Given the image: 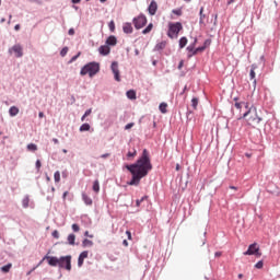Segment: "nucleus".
I'll use <instances>...</instances> for the list:
<instances>
[{
  "instance_id": "1",
  "label": "nucleus",
  "mask_w": 280,
  "mask_h": 280,
  "mask_svg": "<svg viewBox=\"0 0 280 280\" xmlns=\"http://www.w3.org/2000/svg\"><path fill=\"white\" fill-rule=\"evenodd\" d=\"M126 170L130 172L132 178L128 182V185L138 187L141 183V178H145L150 172H152V162L150 160V153L147 149L143 150L142 155L138 161L131 165H126Z\"/></svg>"
},
{
  "instance_id": "2",
  "label": "nucleus",
  "mask_w": 280,
  "mask_h": 280,
  "mask_svg": "<svg viewBox=\"0 0 280 280\" xmlns=\"http://www.w3.org/2000/svg\"><path fill=\"white\" fill-rule=\"evenodd\" d=\"M235 108H237L238 110L243 108H246L247 112H245L243 114V119H246L248 126H252V128H257V126H259V124H261V116H259V114H257V107L255 106H250V104L248 102H236L234 104ZM250 106V107H249Z\"/></svg>"
},
{
  "instance_id": "3",
  "label": "nucleus",
  "mask_w": 280,
  "mask_h": 280,
  "mask_svg": "<svg viewBox=\"0 0 280 280\" xmlns=\"http://www.w3.org/2000/svg\"><path fill=\"white\" fill-rule=\"evenodd\" d=\"M48 261V265H50L52 268H62L63 270H68V272H71V255L68 256H61L60 258L56 256H49L46 255L44 257Z\"/></svg>"
},
{
  "instance_id": "4",
  "label": "nucleus",
  "mask_w": 280,
  "mask_h": 280,
  "mask_svg": "<svg viewBox=\"0 0 280 280\" xmlns=\"http://www.w3.org/2000/svg\"><path fill=\"white\" fill-rule=\"evenodd\" d=\"M97 73H100V63L95 61L83 66L80 71V75H89L90 78L97 75Z\"/></svg>"
},
{
  "instance_id": "5",
  "label": "nucleus",
  "mask_w": 280,
  "mask_h": 280,
  "mask_svg": "<svg viewBox=\"0 0 280 280\" xmlns=\"http://www.w3.org/2000/svg\"><path fill=\"white\" fill-rule=\"evenodd\" d=\"M183 31V24L180 22L170 23L168 24V38H178V34Z\"/></svg>"
},
{
  "instance_id": "6",
  "label": "nucleus",
  "mask_w": 280,
  "mask_h": 280,
  "mask_svg": "<svg viewBox=\"0 0 280 280\" xmlns=\"http://www.w3.org/2000/svg\"><path fill=\"white\" fill-rule=\"evenodd\" d=\"M148 23V18L145 15H139L138 18L133 19V25L136 30H141L142 27H145Z\"/></svg>"
},
{
  "instance_id": "7",
  "label": "nucleus",
  "mask_w": 280,
  "mask_h": 280,
  "mask_svg": "<svg viewBox=\"0 0 280 280\" xmlns=\"http://www.w3.org/2000/svg\"><path fill=\"white\" fill-rule=\"evenodd\" d=\"M9 54H14L15 58H23V47L16 44L9 49Z\"/></svg>"
},
{
  "instance_id": "8",
  "label": "nucleus",
  "mask_w": 280,
  "mask_h": 280,
  "mask_svg": "<svg viewBox=\"0 0 280 280\" xmlns=\"http://www.w3.org/2000/svg\"><path fill=\"white\" fill-rule=\"evenodd\" d=\"M243 255H257L258 257H261V254L259 253V247L257 246V243L249 245L248 249L246 252H244Z\"/></svg>"
},
{
  "instance_id": "9",
  "label": "nucleus",
  "mask_w": 280,
  "mask_h": 280,
  "mask_svg": "<svg viewBox=\"0 0 280 280\" xmlns=\"http://www.w3.org/2000/svg\"><path fill=\"white\" fill-rule=\"evenodd\" d=\"M112 71L116 82H121V78L119 77V63L117 61L112 62Z\"/></svg>"
},
{
  "instance_id": "10",
  "label": "nucleus",
  "mask_w": 280,
  "mask_h": 280,
  "mask_svg": "<svg viewBox=\"0 0 280 280\" xmlns=\"http://www.w3.org/2000/svg\"><path fill=\"white\" fill-rule=\"evenodd\" d=\"M89 257V252L84 250L80 254L79 258H78V266L79 268H82V266H84V259H86Z\"/></svg>"
},
{
  "instance_id": "11",
  "label": "nucleus",
  "mask_w": 280,
  "mask_h": 280,
  "mask_svg": "<svg viewBox=\"0 0 280 280\" xmlns=\"http://www.w3.org/2000/svg\"><path fill=\"white\" fill-rule=\"evenodd\" d=\"M148 10L149 14H151V16H154V14H156V11L159 10V4H156V1H151Z\"/></svg>"
},
{
  "instance_id": "12",
  "label": "nucleus",
  "mask_w": 280,
  "mask_h": 280,
  "mask_svg": "<svg viewBox=\"0 0 280 280\" xmlns=\"http://www.w3.org/2000/svg\"><path fill=\"white\" fill-rule=\"evenodd\" d=\"M257 69V65H252V68H250V71H249V78L250 80H254V86H257V80L255 79L256 78V73H255V70Z\"/></svg>"
},
{
  "instance_id": "13",
  "label": "nucleus",
  "mask_w": 280,
  "mask_h": 280,
  "mask_svg": "<svg viewBox=\"0 0 280 280\" xmlns=\"http://www.w3.org/2000/svg\"><path fill=\"white\" fill-rule=\"evenodd\" d=\"M98 51L102 56H108L110 54V47L108 45L101 46Z\"/></svg>"
},
{
  "instance_id": "14",
  "label": "nucleus",
  "mask_w": 280,
  "mask_h": 280,
  "mask_svg": "<svg viewBox=\"0 0 280 280\" xmlns=\"http://www.w3.org/2000/svg\"><path fill=\"white\" fill-rule=\"evenodd\" d=\"M205 12V7H201L200 8V11H199V24L200 25H206L205 24V20L207 19V15L203 13Z\"/></svg>"
},
{
  "instance_id": "15",
  "label": "nucleus",
  "mask_w": 280,
  "mask_h": 280,
  "mask_svg": "<svg viewBox=\"0 0 280 280\" xmlns=\"http://www.w3.org/2000/svg\"><path fill=\"white\" fill-rule=\"evenodd\" d=\"M106 45H110L112 47H115V45H117V37H115V35H110L107 39H106Z\"/></svg>"
},
{
  "instance_id": "16",
  "label": "nucleus",
  "mask_w": 280,
  "mask_h": 280,
  "mask_svg": "<svg viewBox=\"0 0 280 280\" xmlns=\"http://www.w3.org/2000/svg\"><path fill=\"white\" fill-rule=\"evenodd\" d=\"M122 31L125 34H132V24L125 23L122 26Z\"/></svg>"
},
{
  "instance_id": "17",
  "label": "nucleus",
  "mask_w": 280,
  "mask_h": 280,
  "mask_svg": "<svg viewBox=\"0 0 280 280\" xmlns=\"http://www.w3.org/2000/svg\"><path fill=\"white\" fill-rule=\"evenodd\" d=\"M82 200L89 207H91V205H93V199H91V197H89L86 194H82Z\"/></svg>"
},
{
  "instance_id": "18",
  "label": "nucleus",
  "mask_w": 280,
  "mask_h": 280,
  "mask_svg": "<svg viewBox=\"0 0 280 280\" xmlns=\"http://www.w3.org/2000/svg\"><path fill=\"white\" fill-rule=\"evenodd\" d=\"M9 115H10L11 117H16V115H19V107H16V106L10 107V109H9Z\"/></svg>"
},
{
  "instance_id": "19",
  "label": "nucleus",
  "mask_w": 280,
  "mask_h": 280,
  "mask_svg": "<svg viewBox=\"0 0 280 280\" xmlns=\"http://www.w3.org/2000/svg\"><path fill=\"white\" fill-rule=\"evenodd\" d=\"M165 47H167V42H161L156 44L155 51H162V49H164Z\"/></svg>"
},
{
  "instance_id": "20",
  "label": "nucleus",
  "mask_w": 280,
  "mask_h": 280,
  "mask_svg": "<svg viewBox=\"0 0 280 280\" xmlns=\"http://www.w3.org/2000/svg\"><path fill=\"white\" fill-rule=\"evenodd\" d=\"M127 97L128 100H137V92L135 90L127 91Z\"/></svg>"
},
{
  "instance_id": "21",
  "label": "nucleus",
  "mask_w": 280,
  "mask_h": 280,
  "mask_svg": "<svg viewBox=\"0 0 280 280\" xmlns=\"http://www.w3.org/2000/svg\"><path fill=\"white\" fill-rule=\"evenodd\" d=\"M68 244H70V246H75V234H70L68 236Z\"/></svg>"
},
{
  "instance_id": "22",
  "label": "nucleus",
  "mask_w": 280,
  "mask_h": 280,
  "mask_svg": "<svg viewBox=\"0 0 280 280\" xmlns=\"http://www.w3.org/2000/svg\"><path fill=\"white\" fill-rule=\"evenodd\" d=\"M89 130H91V125L86 122L80 127V132H89Z\"/></svg>"
},
{
  "instance_id": "23",
  "label": "nucleus",
  "mask_w": 280,
  "mask_h": 280,
  "mask_svg": "<svg viewBox=\"0 0 280 280\" xmlns=\"http://www.w3.org/2000/svg\"><path fill=\"white\" fill-rule=\"evenodd\" d=\"M159 109L165 115V113H167V103H161Z\"/></svg>"
},
{
  "instance_id": "24",
  "label": "nucleus",
  "mask_w": 280,
  "mask_h": 280,
  "mask_svg": "<svg viewBox=\"0 0 280 280\" xmlns=\"http://www.w3.org/2000/svg\"><path fill=\"white\" fill-rule=\"evenodd\" d=\"M154 27V24L150 23L143 31L142 34H150Z\"/></svg>"
},
{
  "instance_id": "25",
  "label": "nucleus",
  "mask_w": 280,
  "mask_h": 280,
  "mask_svg": "<svg viewBox=\"0 0 280 280\" xmlns=\"http://www.w3.org/2000/svg\"><path fill=\"white\" fill-rule=\"evenodd\" d=\"M93 191H95V194H100V180H95L93 183Z\"/></svg>"
},
{
  "instance_id": "26",
  "label": "nucleus",
  "mask_w": 280,
  "mask_h": 280,
  "mask_svg": "<svg viewBox=\"0 0 280 280\" xmlns=\"http://www.w3.org/2000/svg\"><path fill=\"white\" fill-rule=\"evenodd\" d=\"M187 46V37H182L179 39V47L180 49L185 48Z\"/></svg>"
},
{
  "instance_id": "27",
  "label": "nucleus",
  "mask_w": 280,
  "mask_h": 280,
  "mask_svg": "<svg viewBox=\"0 0 280 280\" xmlns=\"http://www.w3.org/2000/svg\"><path fill=\"white\" fill-rule=\"evenodd\" d=\"M27 150L30 152H36V150H38V145H36L34 143H30V144H27Z\"/></svg>"
},
{
  "instance_id": "28",
  "label": "nucleus",
  "mask_w": 280,
  "mask_h": 280,
  "mask_svg": "<svg viewBox=\"0 0 280 280\" xmlns=\"http://www.w3.org/2000/svg\"><path fill=\"white\" fill-rule=\"evenodd\" d=\"M82 246H83L84 248H86V246H93V241L85 238V240H83V242H82Z\"/></svg>"
},
{
  "instance_id": "29",
  "label": "nucleus",
  "mask_w": 280,
  "mask_h": 280,
  "mask_svg": "<svg viewBox=\"0 0 280 280\" xmlns=\"http://www.w3.org/2000/svg\"><path fill=\"white\" fill-rule=\"evenodd\" d=\"M11 269H12V264L11 262H9L8 265L1 267V270L3 272H10Z\"/></svg>"
},
{
  "instance_id": "30",
  "label": "nucleus",
  "mask_w": 280,
  "mask_h": 280,
  "mask_svg": "<svg viewBox=\"0 0 280 280\" xmlns=\"http://www.w3.org/2000/svg\"><path fill=\"white\" fill-rule=\"evenodd\" d=\"M135 156H137V150L133 149V151H129L127 153V159H135Z\"/></svg>"
},
{
  "instance_id": "31",
  "label": "nucleus",
  "mask_w": 280,
  "mask_h": 280,
  "mask_svg": "<svg viewBox=\"0 0 280 280\" xmlns=\"http://www.w3.org/2000/svg\"><path fill=\"white\" fill-rule=\"evenodd\" d=\"M22 205L24 209H27L30 207V197H25L22 201Z\"/></svg>"
},
{
  "instance_id": "32",
  "label": "nucleus",
  "mask_w": 280,
  "mask_h": 280,
  "mask_svg": "<svg viewBox=\"0 0 280 280\" xmlns=\"http://www.w3.org/2000/svg\"><path fill=\"white\" fill-rule=\"evenodd\" d=\"M205 49H207L205 46L198 47L194 50L192 55L196 56V54H200L201 51H205Z\"/></svg>"
},
{
  "instance_id": "33",
  "label": "nucleus",
  "mask_w": 280,
  "mask_h": 280,
  "mask_svg": "<svg viewBox=\"0 0 280 280\" xmlns=\"http://www.w3.org/2000/svg\"><path fill=\"white\" fill-rule=\"evenodd\" d=\"M54 179L55 183H60V171L55 172Z\"/></svg>"
},
{
  "instance_id": "34",
  "label": "nucleus",
  "mask_w": 280,
  "mask_h": 280,
  "mask_svg": "<svg viewBox=\"0 0 280 280\" xmlns=\"http://www.w3.org/2000/svg\"><path fill=\"white\" fill-rule=\"evenodd\" d=\"M191 106H192L194 110H196V108H198V98L194 97L191 100Z\"/></svg>"
},
{
  "instance_id": "35",
  "label": "nucleus",
  "mask_w": 280,
  "mask_h": 280,
  "mask_svg": "<svg viewBox=\"0 0 280 280\" xmlns=\"http://www.w3.org/2000/svg\"><path fill=\"white\" fill-rule=\"evenodd\" d=\"M69 52V47H63L60 51V56L62 58H65V56H67V54Z\"/></svg>"
},
{
  "instance_id": "36",
  "label": "nucleus",
  "mask_w": 280,
  "mask_h": 280,
  "mask_svg": "<svg viewBox=\"0 0 280 280\" xmlns=\"http://www.w3.org/2000/svg\"><path fill=\"white\" fill-rule=\"evenodd\" d=\"M72 231H73L74 233H79V232H80V225H78L77 223H73V224H72Z\"/></svg>"
},
{
  "instance_id": "37",
  "label": "nucleus",
  "mask_w": 280,
  "mask_h": 280,
  "mask_svg": "<svg viewBox=\"0 0 280 280\" xmlns=\"http://www.w3.org/2000/svg\"><path fill=\"white\" fill-rule=\"evenodd\" d=\"M108 27H109L110 32H115V21L112 20V21L108 23Z\"/></svg>"
},
{
  "instance_id": "38",
  "label": "nucleus",
  "mask_w": 280,
  "mask_h": 280,
  "mask_svg": "<svg viewBox=\"0 0 280 280\" xmlns=\"http://www.w3.org/2000/svg\"><path fill=\"white\" fill-rule=\"evenodd\" d=\"M255 268H257L258 270H261V268H264V261L259 260L256 265Z\"/></svg>"
},
{
  "instance_id": "39",
  "label": "nucleus",
  "mask_w": 280,
  "mask_h": 280,
  "mask_svg": "<svg viewBox=\"0 0 280 280\" xmlns=\"http://www.w3.org/2000/svg\"><path fill=\"white\" fill-rule=\"evenodd\" d=\"M42 163H40V160H37L36 163H35V167L37 170V172H40V167H42Z\"/></svg>"
},
{
  "instance_id": "40",
  "label": "nucleus",
  "mask_w": 280,
  "mask_h": 280,
  "mask_svg": "<svg viewBox=\"0 0 280 280\" xmlns=\"http://www.w3.org/2000/svg\"><path fill=\"white\" fill-rule=\"evenodd\" d=\"M52 237H55V240H58L60 237V233L58 232V230H55L52 232Z\"/></svg>"
},
{
  "instance_id": "41",
  "label": "nucleus",
  "mask_w": 280,
  "mask_h": 280,
  "mask_svg": "<svg viewBox=\"0 0 280 280\" xmlns=\"http://www.w3.org/2000/svg\"><path fill=\"white\" fill-rule=\"evenodd\" d=\"M145 198H148V197H142L141 199H138V200L136 201V207H141V202H142L143 200H145Z\"/></svg>"
},
{
  "instance_id": "42",
  "label": "nucleus",
  "mask_w": 280,
  "mask_h": 280,
  "mask_svg": "<svg viewBox=\"0 0 280 280\" xmlns=\"http://www.w3.org/2000/svg\"><path fill=\"white\" fill-rule=\"evenodd\" d=\"M81 56V52H78L77 56H73L71 59H70V62H75L78 60V58H80Z\"/></svg>"
},
{
  "instance_id": "43",
  "label": "nucleus",
  "mask_w": 280,
  "mask_h": 280,
  "mask_svg": "<svg viewBox=\"0 0 280 280\" xmlns=\"http://www.w3.org/2000/svg\"><path fill=\"white\" fill-rule=\"evenodd\" d=\"M135 126V122H129L125 126V130H130Z\"/></svg>"
},
{
  "instance_id": "44",
  "label": "nucleus",
  "mask_w": 280,
  "mask_h": 280,
  "mask_svg": "<svg viewBox=\"0 0 280 280\" xmlns=\"http://www.w3.org/2000/svg\"><path fill=\"white\" fill-rule=\"evenodd\" d=\"M84 235H85V237H90L91 240H93V234H89V231H85V233H84Z\"/></svg>"
},
{
  "instance_id": "45",
  "label": "nucleus",
  "mask_w": 280,
  "mask_h": 280,
  "mask_svg": "<svg viewBox=\"0 0 280 280\" xmlns=\"http://www.w3.org/2000/svg\"><path fill=\"white\" fill-rule=\"evenodd\" d=\"M126 235L128 240H132V233H130V231H126Z\"/></svg>"
},
{
  "instance_id": "46",
  "label": "nucleus",
  "mask_w": 280,
  "mask_h": 280,
  "mask_svg": "<svg viewBox=\"0 0 280 280\" xmlns=\"http://www.w3.org/2000/svg\"><path fill=\"white\" fill-rule=\"evenodd\" d=\"M68 34H69L70 36H73V34H75V30L70 28V30L68 31Z\"/></svg>"
},
{
  "instance_id": "47",
  "label": "nucleus",
  "mask_w": 280,
  "mask_h": 280,
  "mask_svg": "<svg viewBox=\"0 0 280 280\" xmlns=\"http://www.w3.org/2000/svg\"><path fill=\"white\" fill-rule=\"evenodd\" d=\"M108 156H110V153H105L101 155V159H108Z\"/></svg>"
},
{
  "instance_id": "48",
  "label": "nucleus",
  "mask_w": 280,
  "mask_h": 280,
  "mask_svg": "<svg viewBox=\"0 0 280 280\" xmlns=\"http://www.w3.org/2000/svg\"><path fill=\"white\" fill-rule=\"evenodd\" d=\"M67 196H69V191H65V192H63L62 199H63V200H67Z\"/></svg>"
},
{
  "instance_id": "49",
  "label": "nucleus",
  "mask_w": 280,
  "mask_h": 280,
  "mask_svg": "<svg viewBox=\"0 0 280 280\" xmlns=\"http://www.w3.org/2000/svg\"><path fill=\"white\" fill-rule=\"evenodd\" d=\"M91 113H92V109H91V108L88 109V110L84 113L85 117H89V115H91Z\"/></svg>"
},
{
  "instance_id": "50",
  "label": "nucleus",
  "mask_w": 280,
  "mask_h": 280,
  "mask_svg": "<svg viewBox=\"0 0 280 280\" xmlns=\"http://www.w3.org/2000/svg\"><path fill=\"white\" fill-rule=\"evenodd\" d=\"M214 256L215 257H222V252H215Z\"/></svg>"
},
{
  "instance_id": "51",
  "label": "nucleus",
  "mask_w": 280,
  "mask_h": 280,
  "mask_svg": "<svg viewBox=\"0 0 280 280\" xmlns=\"http://www.w3.org/2000/svg\"><path fill=\"white\" fill-rule=\"evenodd\" d=\"M14 30H15V32H19V30H21V25H20V24H16V25L14 26Z\"/></svg>"
},
{
  "instance_id": "52",
  "label": "nucleus",
  "mask_w": 280,
  "mask_h": 280,
  "mask_svg": "<svg viewBox=\"0 0 280 280\" xmlns=\"http://www.w3.org/2000/svg\"><path fill=\"white\" fill-rule=\"evenodd\" d=\"M38 117L39 119H43V117H45V114L43 112H39Z\"/></svg>"
},
{
  "instance_id": "53",
  "label": "nucleus",
  "mask_w": 280,
  "mask_h": 280,
  "mask_svg": "<svg viewBox=\"0 0 280 280\" xmlns=\"http://www.w3.org/2000/svg\"><path fill=\"white\" fill-rule=\"evenodd\" d=\"M180 171V164H176V172Z\"/></svg>"
},
{
  "instance_id": "54",
  "label": "nucleus",
  "mask_w": 280,
  "mask_h": 280,
  "mask_svg": "<svg viewBox=\"0 0 280 280\" xmlns=\"http://www.w3.org/2000/svg\"><path fill=\"white\" fill-rule=\"evenodd\" d=\"M183 65H184V62L180 61L179 65H178V69H183Z\"/></svg>"
},
{
  "instance_id": "55",
  "label": "nucleus",
  "mask_w": 280,
  "mask_h": 280,
  "mask_svg": "<svg viewBox=\"0 0 280 280\" xmlns=\"http://www.w3.org/2000/svg\"><path fill=\"white\" fill-rule=\"evenodd\" d=\"M52 142H54V143H56V144H58V143H59V141H58V139H57V138H54V139H52Z\"/></svg>"
},
{
  "instance_id": "56",
  "label": "nucleus",
  "mask_w": 280,
  "mask_h": 280,
  "mask_svg": "<svg viewBox=\"0 0 280 280\" xmlns=\"http://www.w3.org/2000/svg\"><path fill=\"white\" fill-rule=\"evenodd\" d=\"M122 244H124L125 246H128V241H127V240H124V241H122Z\"/></svg>"
},
{
  "instance_id": "57",
  "label": "nucleus",
  "mask_w": 280,
  "mask_h": 280,
  "mask_svg": "<svg viewBox=\"0 0 280 280\" xmlns=\"http://www.w3.org/2000/svg\"><path fill=\"white\" fill-rule=\"evenodd\" d=\"M187 49H188V51H194V47H191V46H188Z\"/></svg>"
},
{
  "instance_id": "58",
  "label": "nucleus",
  "mask_w": 280,
  "mask_h": 280,
  "mask_svg": "<svg viewBox=\"0 0 280 280\" xmlns=\"http://www.w3.org/2000/svg\"><path fill=\"white\" fill-rule=\"evenodd\" d=\"M231 3H235V0L228 1V5H231Z\"/></svg>"
},
{
  "instance_id": "59",
  "label": "nucleus",
  "mask_w": 280,
  "mask_h": 280,
  "mask_svg": "<svg viewBox=\"0 0 280 280\" xmlns=\"http://www.w3.org/2000/svg\"><path fill=\"white\" fill-rule=\"evenodd\" d=\"M230 189H234V191H237V187L235 186H230Z\"/></svg>"
},
{
  "instance_id": "60",
  "label": "nucleus",
  "mask_w": 280,
  "mask_h": 280,
  "mask_svg": "<svg viewBox=\"0 0 280 280\" xmlns=\"http://www.w3.org/2000/svg\"><path fill=\"white\" fill-rule=\"evenodd\" d=\"M82 0H72V3H80Z\"/></svg>"
},
{
  "instance_id": "61",
  "label": "nucleus",
  "mask_w": 280,
  "mask_h": 280,
  "mask_svg": "<svg viewBox=\"0 0 280 280\" xmlns=\"http://www.w3.org/2000/svg\"><path fill=\"white\" fill-rule=\"evenodd\" d=\"M173 12H174V14H177V15H179V14H180V11H176V10H174Z\"/></svg>"
},
{
  "instance_id": "62",
  "label": "nucleus",
  "mask_w": 280,
  "mask_h": 280,
  "mask_svg": "<svg viewBox=\"0 0 280 280\" xmlns=\"http://www.w3.org/2000/svg\"><path fill=\"white\" fill-rule=\"evenodd\" d=\"M84 119H86L85 114L82 116L81 121H84Z\"/></svg>"
},
{
  "instance_id": "63",
  "label": "nucleus",
  "mask_w": 280,
  "mask_h": 280,
  "mask_svg": "<svg viewBox=\"0 0 280 280\" xmlns=\"http://www.w3.org/2000/svg\"><path fill=\"white\" fill-rule=\"evenodd\" d=\"M46 180L49 183V180H51L50 176H46Z\"/></svg>"
},
{
  "instance_id": "64",
  "label": "nucleus",
  "mask_w": 280,
  "mask_h": 280,
  "mask_svg": "<svg viewBox=\"0 0 280 280\" xmlns=\"http://www.w3.org/2000/svg\"><path fill=\"white\" fill-rule=\"evenodd\" d=\"M244 275L240 273L238 279H243Z\"/></svg>"
}]
</instances>
